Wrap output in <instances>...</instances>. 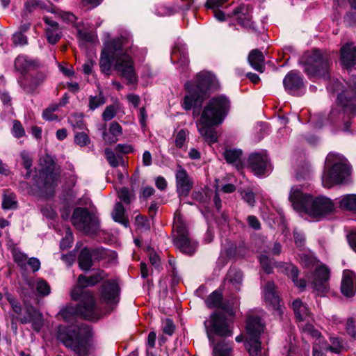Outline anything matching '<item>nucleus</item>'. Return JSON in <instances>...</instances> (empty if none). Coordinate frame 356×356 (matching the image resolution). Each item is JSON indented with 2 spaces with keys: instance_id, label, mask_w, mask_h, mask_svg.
I'll return each instance as SVG.
<instances>
[{
  "instance_id": "f257e3e1",
  "label": "nucleus",
  "mask_w": 356,
  "mask_h": 356,
  "mask_svg": "<svg viewBox=\"0 0 356 356\" xmlns=\"http://www.w3.org/2000/svg\"><path fill=\"white\" fill-rule=\"evenodd\" d=\"M131 42L127 38L111 40L104 44L99 59V67L106 76L111 74L112 66L128 83L137 81L134 60L131 56Z\"/></svg>"
},
{
  "instance_id": "f03ea898",
  "label": "nucleus",
  "mask_w": 356,
  "mask_h": 356,
  "mask_svg": "<svg viewBox=\"0 0 356 356\" xmlns=\"http://www.w3.org/2000/svg\"><path fill=\"white\" fill-rule=\"evenodd\" d=\"M229 109V101L223 95L211 98L204 107L197 127L200 134L208 143L217 142V133L213 127L223 122Z\"/></svg>"
},
{
  "instance_id": "7ed1b4c3",
  "label": "nucleus",
  "mask_w": 356,
  "mask_h": 356,
  "mask_svg": "<svg viewBox=\"0 0 356 356\" xmlns=\"http://www.w3.org/2000/svg\"><path fill=\"white\" fill-rule=\"evenodd\" d=\"M294 210L300 214H307L316 220H319L334 209L332 200L325 196L313 197L305 194L298 187H292L289 195Z\"/></svg>"
},
{
  "instance_id": "20e7f679",
  "label": "nucleus",
  "mask_w": 356,
  "mask_h": 356,
  "mask_svg": "<svg viewBox=\"0 0 356 356\" xmlns=\"http://www.w3.org/2000/svg\"><path fill=\"white\" fill-rule=\"evenodd\" d=\"M106 277L107 274L104 270L98 269L88 277L83 275L78 277L77 285L72 289L71 297L74 300L81 298V314L86 319L96 321L99 316L92 293L85 288L94 286Z\"/></svg>"
},
{
  "instance_id": "39448f33",
  "label": "nucleus",
  "mask_w": 356,
  "mask_h": 356,
  "mask_svg": "<svg viewBox=\"0 0 356 356\" xmlns=\"http://www.w3.org/2000/svg\"><path fill=\"white\" fill-rule=\"evenodd\" d=\"M204 327L209 340L213 344V356H231L232 346L225 341H220L214 344V335L222 337L232 336L233 332L232 321H229L223 314L214 312L208 320L204 321Z\"/></svg>"
},
{
  "instance_id": "423d86ee",
  "label": "nucleus",
  "mask_w": 356,
  "mask_h": 356,
  "mask_svg": "<svg viewBox=\"0 0 356 356\" xmlns=\"http://www.w3.org/2000/svg\"><path fill=\"white\" fill-rule=\"evenodd\" d=\"M91 330L89 326H63L58 327L57 338L66 347L71 348L77 356H88L90 352L89 339Z\"/></svg>"
},
{
  "instance_id": "0eeeda50",
  "label": "nucleus",
  "mask_w": 356,
  "mask_h": 356,
  "mask_svg": "<svg viewBox=\"0 0 356 356\" xmlns=\"http://www.w3.org/2000/svg\"><path fill=\"white\" fill-rule=\"evenodd\" d=\"M350 175L351 166L343 155L334 152L327 154L322 175L323 187L330 188L335 185L346 183Z\"/></svg>"
},
{
  "instance_id": "6e6552de",
  "label": "nucleus",
  "mask_w": 356,
  "mask_h": 356,
  "mask_svg": "<svg viewBox=\"0 0 356 356\" xmlns=\"http://www.w3.org/2000/svg\"><path fill=\"white\" fill-rule=\"evenodd\" d=\"M218 86V81L213 73L207 71L200 72L193 82L186 83L188 95L184 99L183 108L186 111H189L193 105L201 104L207 97V91Z\"/></svg>"
},
{
  "instance_id": "1a4fd4ad",
  "label": "nucleus",
  "mask_w": 356,
  "mask_h": 356,
  "mask_svg": "<svg viewBox=\"0 0 356 356\" xmlns=\"http://www.w3.org/2000/svg\"><path fill=\"white\" fill-rule=\"evenodd\" d=\"M305 65V73L311 77L328 79L330 58L328 55L318 49L305 53L300 58Z\"/></svg>"
},
{
  "instance_id": "9d476101",
  "label": "nucleus",
  "mask_w": 356,
  "mask_h": 356,
  "mask_svg": "<svg viewBox=\"0 0 356 356\" xmlns=\"http://www.w3.org/2000/svg\"><path fill=\"white\" fill-rule=\"evenodd\" d=\"M173 229L176 232L174 239L175 246L183 253L192 255L197 250V243L188 235V231L180 213L175 215Z\"/></svg>"
},
{
  "instance_id": "9b49d317",
  "label": "nucleus",
  "mask_w": 356,
  "mask_h": 356,
  "mask_svg": "<svg viewBox=\"0 0 356 356\" xmlns=\"http://www.w3.org/2000/svg\"><path fill=\"white\" fill-rule=\"evenodd\" d=\"M300 263L306 268H314L315 271L312 275V283L313 288L318 292H324L327 289V282L330 277L327 268L319 264L316 259L307 254L300 255Z\"/></svg>"
},
{
  "instance_id": "f8f14e48",
  "label": "nucleus",
  "mask_w": 356,
  "mask_h": 356,
  "mask_svg": "<svg viewBox=\"0 0 356 356\" xmlns=\"http://www.w3.org/2000/svg\"><path fill=\"white\" fill-rule=\"evenodd\" d=\"M47 166L42 167L40 171L39 177L35 180V186L38 191L44 195H51L58 184V175L54 172V163L49 156L44 158ZM40 165L43 166L42 160Z\"/></svg>"
},
{
  "instance_id": "ddd939ff",
  "label": "nucleus",
  "mask_w": 356,
  "mask_h": 356,
  "mask_svg": "<svg viewBox=\"0 0 356 356\" xmlns=\"http://www.w3.org/2000/svg\"><path fill=\"white\" fill-rule=\"evenodd\" d=\"M246 348L250 356H261L259 336L264 331V325L259 317H250L246 325Z\"/></svg>"
},
{
  "instance_id": "4468645a",
  "label": "nucleus",
  "mask_w": 356,
  "mask_h": 356,
  "mask_svg": "<svg viewBox=\"0 0 356 356\" xmlns=\"http://www.w3.org/2000/svg\"><path fill=\"white\" fill-rule=\"evenodd\" d=\"M8 300L13 312L19 315V321L22 323H31L34 330L39 332L41 330L43 326V317L40 312L31 306H27L26 307L25 314H22V307L17 300L13 298H8Z\"/></svg>"
},
{
  "instance_id": "2eb2a0df",
  "label": "nucleus",
  "mask_w": 356,
  "mask_h": 356,
  "mask_svg": "<svg viewBox=\"0 0 356 356\" xmlns=\"http://www.w3.org/2000/svg\"><path fill=\"white\" fill-rule=\"evenodd\" d=\"M71 222L76 229L86 234L95 232L98 229L97 220L86 208L77 207L74 210Z\"/></svg>"
},
{
  "instance_id": "dca6fc26",
  "label": "nucleus",
  "mask_w": 356,
  "mask_h": 356,
  "mask_svg": "<svg viewBox=\"0 0 356 356\" xmlns=\"http://www.w3.org/2000/svg\"><path fill=\"white\" fill-rule=\"evenodd\" d=\"M338 102L346 112L356 115V76L352 78L348 88L339 95Z\"/></svg>"
},
{
  "instance_id": "f3484780",
  "label": "nucleus",
  "mask_w": 356,
  "mask_h": 356,
  "mask_svg": "<svg viewBox=\"0 0 356 356\" xmlns=\"http://www.w3.org/2000/svg\"><path fill=\"white\" fill-rule=\"evenodd\" d=\"M248 165L257 176L266 175L270 170L268 158L265 154H252L248 159Z\"/></svg>"
},
{
  "instance_id": "a211bd4d",
  "label": "nucleus",
  "mask_w": 356,
  "mask_h": 356,
  "mask_svg": "<svg viewBox=\"0 0 356 356\" xmlns=\"http://www.w3.org/2000/svg\"><path fill=\"white\" fill-rule=\"evenodd\" d=\"M177 191L180 195L187 196L193 188V180L187 171L180 165L175 173Z\"/></svg>"
},
{
  "instance_id": "6ab92c4d",
  "label": "nucleus",
  "mask_w": 356,
  "mask_h": 356,
  "mask_svg": "<svg viewBox=\"0 0 356 356\" xmlns=\"http://www.w3.org/2000/svg\"><path fill=\"white\" fill-rule=\"evenodd\" d=\"M120 288L114 281L106 282L101 290V298L108 305H115L120 300Z\"/></svg>"
},
{
  "instance_id": "aec40b11",
  "label": "nucleus",
  "mask_w": 356,
  "mask_h": 356,
  "mask_svg": "<svg viewBox=\"0 0 356 356\" xmlns=\"http://www.w3.org/2000/svg\"><path fill=\"white\" fill-rule=\"evenodd\" d=\"M105 255L104 250L97 248L89 250L83 248L79 256L78 261L81 269L88 270L92 266V259H102Z\"/></svg>"
},
{
  "instance_id": "412c9836",
  "label": "nucleus",
  "mask_w": 356,
  "mask_h": 356,
  "mask_svg": "<svg viewBox=\"0 0 356 356\" xmlns=\"http://www.w3.org/2000/svg\"><path fill=\"white\" fill-rule=\"evenodd\" d=\"M356 290V275L350 270H345L341 280V291L346 297H352Z\"/></svg>"
},
{
  "instance_id": "4be33fe9",
  "label": "nucleus",
  "mask_w": 356,
  "mask_h": 356,
  "mask_svg": "<svg viewBox=\"0 0 356 356\" xmlns=\"http://www.w3.org/2000/svg\"><path fill=\"white\" fill-rule=\"evenodd\" d=\"M44 21L47 25L45 28V34L47 41L55 44L61 38V31L58 24L48 17H44Z\"/></svg>"
},
{
  "instance_id": "5701e85b",
  "label": "nucleus",
  "mask_w": 356,
  "mask_h": 356,
  "mask_svg": "<svg viewBox=\"0 0 356 356\" xmlns=\"http://www.w3.org/2000/svg\"><path fill=\"white\" fill-rule=\"evenodd\" d=\"M341 60L346 68L356 65V47L353 43H347L341 48Z\"/></svg>"
},
{
  "instance_id": "b1692460",
  "label": "nucleus",
  "mask_w": 356,
  "mask_h": 356,
  "mask_svg": "<svg viewBox=\"0 0 356 356\" xmlns=\"http://www.w3.org/2000/svg\"><path fill=\"white\" fill-rule=\"evenodd\" d=\"M40 66L38 60L32 59L25 55L18 56L15 60V69L21 73L36 69Z\"/></svg>"
},
{
  "instance_id": "393cba45",
  "label": "nucleus",
  "mask_w": 356,
  "mask_h": 356,
  "mask_svg": "<svg viewBox=\"0 0 356 356\" xmlns=\"http://www.w3.org/2000/svg\"><path fill=\"white\" fill-rule=\"evenodd\" d=\"M265 301L280 312V297L277 294L274 283L268 282L264 290Z\"/></svg>"
},
{
  "instance_id": "a878e982",
  "label": "nucleus",
  "mask_w": 356,
  "mask_h": 356,
  "mask_svg": "<svg viewBox=\"0 0 356 356\" xmlns=\"http://www.w3.org/2000/svg\"><path fill=\"white\" fill-rule=\"evenodd\" d=\"M292 309L297 320L300 322H309L310 319L313 320L312 313L307 305L303 303L300 300L297 299L293 302Z\"/></svg>"
},
{
  "instance_id": "bb28decb",
  "label": "nucleus",
  "mask_w": 356,
  "mask_h": 356,
  "mask_svg": "<svg viewBox=\"0 0 356 356\" xmlns=\"http://www.w3.org/2000/svg\"><path fill=\"white\" fill-rule=\"evenodd\" d=\"M234 15H236L238 22L245 28L254 30V23L252 21V16L250 15L248 8L241 6L234 10Z\"/></svg>"
},
{
  "instance_id": "cd10ccee",
  "label": "nucleus",
  "mask_w": 356,
  "mask_h": 356,
  "mask_svg": "<svg viewBox=\"0 0 356 356\" xmlns=\"http://www.w3.org/2000/svg\"><path fill=\"white\" fill-rule=\"evenodd\" d=\"M264 59L263 53L259 49L252 50L248 58V63L252 67L259 72H263L264 70Z\"/></svg>"
},
{
  "instance_id": "c85d7f7f",
  "label": "nucleus",
  "mask_w": 356,
  "mask_h": 356,
  "mask_svg": "<svg viewBox=\"0 0 356 356\" xmlns=\"http://www.w3.org/2000/svg\"><path fill=\"white\" fill-rule=\"evenodd\" d=\"M283 83L285 89L288 90L298 89L303 86L302 79L294 71H291L286 75Z\"/></svg>"
},
{
  "instance_id": "c756f323",
  "label": "nucleus",
  "mask_w": 356,
  "mask_h": 356,
  "mask_svg": "<svg viewBox=\"0 0 356 356\" xmlns=\"http://www.w3.org/2000/svg\"><path fill=\"white\" fill-rule=\"evenodd\" d=\"M341 209L356 214V194H346L338 198Z\"/></svg>"
},
{
  "instance_id": "7c9ffc66",
  "label": "nucleus",
  "mask_w": 356,
  "mask_h": 356,
  "mask_svg": "<svg viewBox=\"0 0 356 356\" xmlns=\"http://www.w3.org/2000/svg\"><path fill=\"white\" fill-rule=\"evenodd\" d=\"M46 79V74L44 72H38L35 76L32 77L29 83L22 81L21 86L27 92H33L40 85H41Z\"/></svg>"
},
{
  "instance_id": "2f4dec72",
  "label": "nucleus",
  "mask_w": 356,
  "mask_h": 356,
  "mask_svg": "<svg viewBox=\"0 0 356 356\" xmlns=\"http://www.w3.org/2000/svg\"><path fill=\"white\" fill-rule=\"evenodd\" d=\"M79 300H80V303L78 308H75L72 306H67L60 311V312L58 314V317H60L65 321H70L73 319L76 314H79L81 316L86 318L85 316L81 314V298Z\"/></svg>"
},
{
  "instance_id": "473e14b6",
  "label": "nucleus",
  "mask_w": 356,
  "mask_h": 356,
  "mask_svg": "<svg viewBox=\"0 0 356 356\" xmlns=\"http://www.w3.org/2000/svg\"><path fill=\"white\" fill-rule=\"evenodd\" d=\"M222 293L218 291H215L209 295L205 302L209 308H218L225 310L226 307L222 303Z\"/></svg>"
},
{
  "instance_id": "72a5a7b5",
  "label": "nucleus",
  "mask_w": 356,
  "mask_h": 356,
  "mask_svg": "<svg viewBox=\"0 0 356 356\" xmlns=\"http://www.w3.org/2000/svg\"><path fill=\"white\" fill-rule=\"evenodd\" d=\"M319 343H322V346H321V348L325 350H329V352L332 353L339 354L343 349V346L341 344V341L337 337L330 338V345L327 344L324 339L323 340H319Z\"/></svg>"
},
{
  "instance_id": "f704fd0d",
  "label": "nucleus",
  "mask_w": 356,
  "mask_h": 356,
  "mask_svg": "<svg viewBox=\"0 0 356 356\" xmlns=\"http://www.w3.org/2000/svg\"><path fill=\"white\" fill-rule=\"evenodd\" d=\"M242 152L239 149H226L224 152L225 159L227 163L238 166L241 164Z\"/></svg>"
},
{
  "instance_id": "c9c22d12",
  "label": "nucleus",
  "mask_w": 356,
  "mask_h": 356,
  "mask_svg": "<svg viewBox=\"0 0 356 356\" xmlns=\"http://www.w3.org/2000/svg\"><path fill=\"white\" fill-rule=\"evenodd\" d=\"M112 216L115 221L118 222L124 226L127 225L128 221L126 219L124 208L122 203L117 202L115 204Z\"/></svg>"
},
{
  "instance_id": "e433bc0d",
  "label": "nucleus",
  "mask_w": 356,
  "mask_h": 356,
  "mask_svg": "<svg viewBox=\"0 0 356 356\" xmlns=\"http://www.w3.org/2000/svg\"><path fill=\"white\" fill-rule=\"evenodd\" d=\"M17 202L15 195L8 191L3 193L2 208L3 209H14L17 208Z\"/></svg>"
},
{
  "instance_id": "4c0bfd02",
  "label": "nucleus",
  "mask_w": 356,
  "mask_h": 356,
  "mask_svg": "<svg viewBox=\"0 0 356 356\" xmlns=\"http://www.w3.org/2000/svg\"><path fill=\"white\" fill-rule=\"evenodd\" d=\"M77 36L81 42H94L97 39V34L94 31H87L79 27L77 28Z\"/></svg>"
},
{
  "instance_id": "58836bf2",
  "label": "nucleus",
  "mask_w": 356,
  "mask_h": 356,
  "mask_svg": "<svg viewBox=\"0 0 356 356\" xmlns=\"http://www.w3.org/2000/svg\"><path fill=\"white\" fill-rule=\"evenodd\" d=\"M300 327L305 334H307L311 336L312 338L316 339L315 341L323 340L321 332L318 330L315 329L312 324L309 323H307L305 324L302 323Z\"/></svg>"
},
{
  "instance_id": "ea45409f",
  "label": "nucleus",
  "mask_w": 356,
  "mask_h": 356,
  "mask_svg": "<svg viewBox=\"0 0 356 356\" xmlns=\"http://www.w3.org/2000/svg\"><path fill=\"white\" fill-rule=\"evenodd\" d=\"M33 286L35 288L37 293L40 296H45L50 293V286L44 280L38 279L35 280Z\"/></svg>"
},
{
  "instance_id": "a19ab883",
  "label": "nucleus",
  "mask_w": 356,
  "mask_h": 356,
  "mask_svg": "<svg viewBox=\"0 0 356 356\" xmlns=\"http://www.w3.org/2000/svg\"><path fill=\"white\" fill-rule=\"evenodd\" d=\"M286 270L296 286L302 290L305 289L306 286L305 281L303 280H298V268L293 265H289Z\"/></svg>"
},
{
  "instance_id": "79ce46f5",
  "label": "nucleus",
  "mask_w": 356,
  "mask_h": 356,
  "mask_svg": "<svg viewBox=\"0 0 356 356\" xmlns=\"http://www.w3.org/2000/svg\"><path fill=\"white\" fill-rule=\"evenodd\" d=\"M189 131L187 129H182L175 135V144L177 148H182L188 139Z\"/></svg>"
},
{
  "instance_id": "37998d69",
  "label": "nucleus",
  "mask_w": 356,
  "mask_h": 356,
  "mask_svg": "<svg viewBox=\"0 0 356 356\" xmlns=\"http://www.w3.org/2000/svg\"><path fill=\"white\" fill-rule=\"evenodd\" d=\"M104 154L109 164L113 167L115 168L123 163L122 158L115 156V153L111 149H106Z\"/></svg>"
},
{
  "instance_id": "c03bdc74",
  "label": "nucleus",
  "mask_w": 356,
  "mask_h": 356,
  "mask_svg": "<svg viewBox=\"0 0 356 356\" xmlns=\"http://www.w3.org/2000/svg\"><path fill=\"white\" fill-rule=\"evenodd\" d=\"M12 253L14 261L17 264V265L21 268H24L28 260L26 254L17 248H13Z\"/></svg>"
},
{
  "instance_id": "a18cd8bd",
  "label": "nucleus",
  "mask_w": 356,
  "mask_h": 356,
  "mask_svg": "<svg viewBox=\"0 0 356 356\" xmlns=\"http://www.w3.org/2000/svg\"><path fill=\"white\" fill-rule=\"evenodd\" d=\"M106 103V98L102 92L97 96H90L89 97V108L91 110H95L99 106Z\"/></svg>"
},
{
  "instance_id": "49530a36",
  "label": "nucleus",
  "mask_w": 356,
  "mask_h": 356,
  "mask_svg": "<svg viewBox=\"0 0 356 356\" xmlns=\"http://www.w3.org/2000/svg\"><path fill=\"white\" fill-rule=\"evenodd\" d=\"M118 194L119 199L127 204H129L134 199V195L125 187L119 189Z\"/></svg>"
},
{
  "instance_id": "de8ad7c7",
  "label": "nucleus",
  "mask_w": 356,
  "mask_h": 356,
  "mask_svg": "<svg viewBox=\"0 0 356 356\" xmlns=\"http://www.w3.org/2000/svg\"><path fill=\"white\" fill-rule=\"evenodd\" d=\"M227 278L229 280L230 282L233 284H238L241 282L243 279V275L241 271L236 270L235 269H231L229 270L227 273ZM237 286H236V288Z\"/></svg>"
},
{
  "instance_id": "09e8293b",
  "label": "nucleus",
  "mask_w": 356,
  "mask_h": 356,
  "mask_svg": "<svg viewBox=\"0 0 356 356\" xmlns=\"http://www.w3.org/2000/svg\"><path fill=\"white\" fill-rule=\"evenodd\" d=\"M20 155L23 161L24 167L27 170V172L25 175V178L28 179L31 176V167L32 165L33 160L29 154L26 152H21Z\"/></svg>"
},
{
  "instance_id": "8fccbe9b",
  "label": "nucleus",
  "mask_w": 356,
  "mask_h": 356,
  "mask_svg": "<svg viewBox=\"0 0 356 356\" xmlns=\"http://www.w3.org/2000/svg\"><path fill=\"white\" fill-rule=\"evenodd\" d=\"M60 104H52L49 105L45 110H44L42 113V117L44 119L47 120H57L56 115H49V113H54L58 110V108L60 107Z\"/></svg>"
},
{
  "instance_id": "3c124183",
  "label": "nucleus",
  "mask_w": 356,
  "mask_h": 356,
  "mask_svg": "<svg viewBox=\"0 0 356 356\" xmlns=\"http://www.w3.org/2000/svg\"><path fill=\"white\" fill-rule=\"evenodd\" d=\"M69 121L74 128L79 129H83L85 128V124L81 115L73 114L69 118Z\"/></svg>"
},
{
  "instance_id": "603ef678",
  "label": "nucleus",
  "mask_w": 356,
  "mask_h": 356,
  "mask_svg": "<svg viewBox=\"0 0 356 356\" xmlns=\"http://www.w3.org/2000/svg\"><path fill=\"white\" fill-rule=\"evenodd\" d=\"M12 40L14 44L17 46H24L28 43L26 36H25L21 31H17L14 33Z\"/></svg>"
},
{
  "instance_id": "864d4df0",
  "label": "nucleus",
  "mask_w": 356,
  "mask_h": 356,
  "mask_svg": "<svg viewBox=\"0 0 356 356\" xmlns=\"http://www.w3.org/2000/svg\"><path fill=\"white\" fill-rule=\"evenodd\" d=\"M74 142L80 146H86L90 143V139L85 132L76 133L74 136Z\"/></svg>"
},
{
  "instance_id": "5fc2aeb1",
  "label": "nucleus",
  "mask_w": 356,
  "mask_h": 356,
  "mask_svg": "<svg viewBox=\"0 0 356 356\" xmlns=\"http://www.w3.org/2000/svg\"><path fill=\"white\" fill-rule=\"evenodd\" d=\"M116 113V109L114 106L109 105L106 107L102 113V118L105 121H108L113 119Z\"/></svg>"
},
{
  "instance_id": "6e6d98bb",
  "label": "nucleus",
  "mask_w": 356,
  "mask_h": 356,
  "mask_svg": "<svg viewBox=\"0 0 356 356\" xmlns=\"http://www.w3.org/2000/svg\"><path fill=\"white\" fill-rule=\"evenodd\" d=\"M259 261L264 270L268 274L272 272L273 266L272 262L268 257L262 255L259 257Z\"/></svg>"
},
{
  "instance_id": "4d7b16f0",
  "label": "nucleus",
  "mask_w": 356,
  "mask_h": 356,
  "mask_svg": "<svg viewBox=\"0 0 356 356\" xmlns=\"http://www.w3.org/2000/svg\"><path fill=\"white\" fill-rule=\"evenodd\" d=\"M175 331V325L172 320L167 318L163 322V333L172 335Z\"/></svg>"
},
{
  "instance_id": "13d9d810",
  "label": "nucleus",
  "mask_w": 356,
  "mask_h": 356,
  "mask_svg": "<svg viewBox=\"0 0 356 356\" xmlns=\"http://www.w3.org/2000/svg\"><path fill=\"white\" fill-rule=\"evenodd\" d=\"M133 150L134 149L132 146L127 144H118L115 147V151L116 152L122 154H129L132 152Z\"/></svg>"
},
{
  "instance_id": "bf43d9fd",
  "label": "nucleus",
  "mask_w": 356,
  "mask_h": 356,
  "mask_svg": "<svg viewBox=\"0 0 356 356\" xmlns=\"http://www.w3.org/2000/svg\"><path fill=\"white\" fill-rule=\"evenodd\" d=\"M109 131L113 136H118L122 134V129L118 122H113L110 125Z\"/></svg>"
},
{
  "instance_id": "052dcab7",
  "label": "nucleus",
  "mask_w": 356,
  "mask_h": 356,
  "mask_svg": "<svg viewBox=\"0 0 356 356\" xmlns=\"http://www.w3.org/2000/svg\"><path fill=\"white\" fill-rule=\"evenodd\" d=\"M346 332L353 338H356V327L353 319H348L346 323Z\"/></svg>"
},
{
  "instance_id": "680f3d73",
  "label": "nucleus",
  "mask_w": 356,
  "mask_h": 356,
  "mask_svg": "<svg viewBox=\"0 0 356 356\" xmlns=\"http://www.w3.org/2000/svg\"><path fill=\"white\" fill-rule=\"evenodd\" d=\"M26 264L31 268L33 272H36L40 268V261L35 257L29 258L26 261Z\"/></svg>"
},
{
  "instance_id": "e2e57ef3",
  "label": "nucleus",
  "mask_w": 356,
  "mask_h": 356,
  "mask_svg": "<svg viewBox=\"0 0 356 356\" xmlns=\"http://www.w3.org/2000/svg\"><path fill=\"white\" fill-rule=\"evenodd\" d=\"M322 343H320L319 341H315L313 346V356H325V352H329V350H325L321 348Z\"/></svg>"
},
{
  "instance_id": "0e129e2a",
  "label": "nucleus",
  "mask_w": 356,
  "mask_h": 356,
  "mask_svg": "<svg viewBox=\"0 0 356 356\" xmlns=\"http://www.w3.org/2000/svg\"><path fill=\"white\" fill-rule=\"evenodd\" d=\"M294 240L296 245L298 248H302L305 244V237L301 232L294 231L293 232Z\"/></svg>"
},
{
  "instance_id": "69168bd1",
  "label": "nucleus",
  "mask_w": 356,
  "mask_h": 356,
  "mask_svg": "<svg viewBox=\"0 0 356 356\" xmlns=\"http://www.w3.org/2000/svg\"><path fill=\"white\" fill-rule=\"evenodd\" d=\"M65 241H67L69 244H72L73 242V234L70 228L67 229L65 237L60 241V248L62 249L67 248V245H65Z\"/></svg>"
},
{
  "instance_id": "338daca9",
  "label": "nucleus",
  "mask_w": 356,
  "mask_h": 356,
  "mask_svg": "<svg viewBox=\"0 0 356 356\" xmlns=\"http://www.w3.org/2000/svg\"><path fill=\"white\" fill-rule=\"evenodd\" d=\"M138 119L140 124L143 128L147 125V113L145 107H142L139 110Z\"/></svg>"
},
{
  "instance_id": "774afa93",
  "label": "nucleus",
  "mask_w": 356,
  "mask_h": 356,
  "mask_svg": "<svg viewBox=\"0 0 356 356\" xmlns=\"http://www.w3.org/2000/svg\"><path fill=\"white\" fill-rule=\"evenodd\" d=\"M13 133L15 137L19 138L24 136V130L19 122H15L13 128Z\"/></svg>"
}]
</instances>
